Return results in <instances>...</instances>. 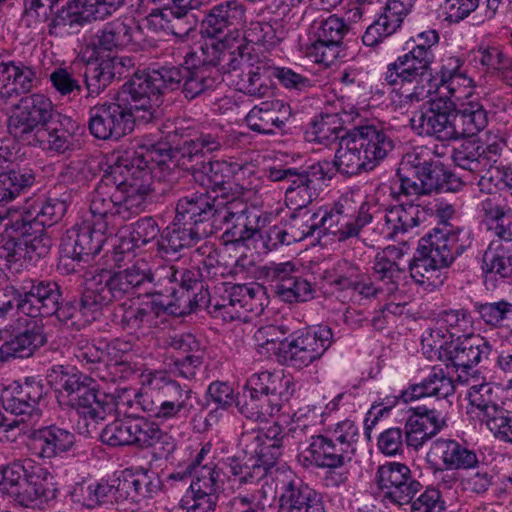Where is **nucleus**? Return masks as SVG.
Listing matches in <instances>:
<instances>
[{
    "label": "nucleus",
    "mask_w": 512,
    "mask_h": 512,
    "mask_svg": "<svg viewBox=\"0 0 512 512\" xmlns=\"http://www.w3.org/2000/svg\"><path fill=\"white\" fill-rule=\"evenodd\" d=\"M359 117V111L354 106H349L348 109L341 107L336 112H322L312 121L311 133L316 142L327 147L339 144L347 136L348 131L344 126L355 123Z\"/></svg>",
    "instance_id": "nucleus-28"
},
{
    "label": "nucleus",
    "mask_w": 512,
    "mask_h": 512,
    "mask_svg": "<svg viewBox=\"0 0 512 512\" xmlns=\"http://www.w3.org/2000/svg\"><path fill=\"white\" fill-rule=\"evenodd\" d=\"M124 59L120 57H107L101 60L88 62L85 69V82L88 97L98 96L111 83L115 75L121 74Z\"/></svg>",
    "instance_id": "nucleus-47"
},
{
    "label": "nucleus",
    "mask_w": 512,
    "mask_h": 512,
    "mask_svg": "<svg viewBox=\"0 0 512 512\" xmlns=\"http://www.w3.org/2000/svg\"><path fill=\"white\" fill-rule=\"evenodd\" d=\"M106 242L105 233L101 229H95V226H72L67 229L61 244L66 248L70 247V253H77L88 262L90 257L100 252Z\"/></svg>",
    "instance_id": "nucleus-42"
},
{
    "label": "nucleus",
    "mask_w": 512,
    "mask_h": 512,
    "mask_svg": "<svg viewBox=\"0 0 512 512\" xmlns=\"http://www.w3.org/2000/svg\"><path fill=\"white\" fill-rule=\"evenodd\" d=\"M236 406L243 417L253 422H266L281 408L280 405L270 401L267 397H259L245 389L242 395L238 397Z\"/></svg>",
    "instance_id": "nucleus-56"
},
{
    "label": "nucleus",
    "mask_w": 512,
    "mask_h": 512,
    "mask_svg": "<svg viewBox=\"0 0 512 512\" xmlns=\"http://www.w3.org/2000/svg\"><path fill=\"white\" fill-rule=\"evenodd\" d=\"M433 455L441 461L443 466L460 471H467L478 467L480 461L474 449L465 441L439 438L435 440L428 456Z\"/></svg>",
    "instance_id": "nucleus-35"
},
{
    "label": "nucleus",
    "mask_w": 512,
    "mask_h": 512,
    "mask_svg": "<svg viewBox=\"0 0 512 512\" xmlns=\"http://www.w3.org/2000/svg\"><path fill=\"white\" fill-rule=\"evenodd\" d=\"M123 501L139 503L155 497L162 488V481L156 473L143 471L135 475L121 477Z\"/></svg>",
    "instance_id": "nucleus-52"
},
{
    "label": "nucleus",
    "mask_w": 512,
    "mask_h": 512,
    "mask_svg": "<svg viewBox=\"0 0 512 512\" xmlns=\"http://www.w3.org/2000/svg\"><path fill=\"white\" fill-rule=\"evenodd\" d=\"M223 484V472L217 465L198 469L180 500V507L185 512H215Z\"/></svg>",
    "instance_id": "nucleus-18"
},
{
    "label": "nucleus",
    "mask_w": 512,
    "mask_h": 512,
    "mask_svg": "<svg viewBox=\"0 0 512 512\" xmlns=\"http://www.w3.org/2000/svg\"><path fill=\"white\" fill-rule=\"evenodd\" d=\"M264 233L262 229L253 226H231L223 233L222 239L225 244L242 245L248 249H274L271 234Z\"/></svg>",
    "instance_id": "nucleus-55"
},
{
    "label": "nucleus",
    "mask_w": 512,
    "mask_h": 512,
    "mask_svg": "<svg viewBox=\"0 0 512 512\" xmlns=\"http://www.w3.org/2000/svg\"><path fill=\"white\" fill-rule=\"evenodd\" d=\"M95 20L85 0H70L49 17L48 33L51 36L63 37L75 29Z\"/></svg>",
    "instance_id": "nucleus-40"
},
{
    "label": "nucleus",
    "mask_w": 512,
    "mask_h": 512,
    "mask_svg": "<svg viewBox=\"0 0 512 512\" xmlns=\"http://www.w3.org/2000/svg\"><path fill=\"white\" fill-rule=\"evenodd\" d=\"M310 29L311 42L306 47V56L315 63L330 66L339 56L349 24L333 14L314 20Z\"/></svg>",
    "instance_id": "nucleus-14"
},
{
    "label": "nucleus",
    "mask_w": 512,
    "mask_h": 512,
    "mask_svg": "<svg viewBox=\"0 0 512 512\" xmlns=\"http://www.w3.org/2000/svg\"><path fill=\"white\" fill-rule=\"evenodd\" d=\"M75 442V435L70 430L51 424L31 429L26 446L31 456L47 461L71 451Z\"/></svg>",
    "instance_id": "nucleus-20"
},
{
    "label": "nucleus",
    "mask_w": 512,
    "mask_h": 512,
    "mask_svg": "<svg viewBox=\"0 0 512 512\" xmlns=\"http://www.w3.org/2000/svg\"><path fill=\"white\" fill-rule=\"evenodd\" d=\"M407 162L417 169L427 194L440 191H457L462 186V180L446 169L439 160L430 158L426 147H419L407 155Z\"/></svg>",
    "instance_id": "nucleus-21"
},
{
    "label": "nucleus",
    "mask_w": 512,
    "mask_h": 512,
    "mask_svg": "<svg viewBox=\"0 0 512 512\" xmlns=\"http://www.w3.org/2000/svg\"><path fill=\"white\" fill-rule=\"evenodd\" d=\"M131 446L138 449L159 446L160 456L164 457H168L176 447L172 437L164 432L158 423L142 416L133 417Z\"/></svg>",
    "instance_id": "nucleus-37"
},
{
    "label": "nucleus",
    "mask_w": 512,
    "mask_h": 512,
    "mask_svg": "<svg viewBox=\"0 0 512 512\" xmlns=\"http://www.w3.org/2000/svg\"><path fill=\"white\" fill-rule=\"evenodd\" d=\"M232 178L235 184V193L245 201H251L260 193L263 180L255 173L254 166L248 163H235Z\"/></svg>",
    "instance_id": "nucleus-60"
},
{
    "label": "nucleus",
    "mask_w": 512,
    "mask_h": 512,
    "mask_svg": "<svg viewBox=\"0 0 512 512\" xmlns=\"http://www.w3.org/2000/svg\"><path fill=\"white\" fill-rule=\"evenodd\" d=\"M172 153L166 142L137 141L118 156L115 164L147 196L152 179L164 180L176 167Z\"/></svg>",
    "instance_id": "nucleus-10"
},
{
    "label": "nucleus",
    "mask_w": 512,
    "mask_h": 512,
    "mask_svg": "<svg viewBox=\"0 0 512 512\" xmlns=\"http://www.w3.org/2000/svg\"><path fill=\"white\" fill-rule=\"evenodd\" d=\"M47 343L42 319L31 320L7 341L0 343V362L10 358H28Z\"/></svg>",
    "instance_id": "nucleus-26"
},
{
    "label": "nucleus",
    "mask_w": 512,
    "mask_h": 512,
    "mask_svg": "<svg viewBox=\"0 0 512 512\" xmlns=\"http://www.w3.org/2000/svg\"><path fill=\"white\" fill-rule=\"evenodd\" d=\"M38 83L37 72L32 66L10 60L6 50L0 48V99L7 102L28 94Z\"/></svg>",
    "instance_id": "nucleus-23"
},
{
    "label": "nucleus",
    "mask_w": 512,
    "mask_h": 512,
    "mask_svg": "<svg viewBox=\"0 0 512 512\" xmlns=\"http://www.w3.org/2000/svg\"><path fill=\"white\" fill-rule=\"evenodd\" d=\"M58 114L51 99L45 94L26 95L19 100L15 111L8 118V132L19 141L32 143V137Z\"/></svg>",
    "instance_id": "nucleus-13"
},
{
    "label": "nucleus",
    "mask_w": 512,
    "mask_h": 512,
    "mask_svg": "<svg viewBox=\"0 0 512 512\" xmlns=\"http://www.w3.org/2000/svg\"><path fill=\"white\" fill-rule=\"evenodd\" d=\"M227 145H229L227 131L222 128H215L208 132H202L194 139L185 141L183 156H188L192 159L200 153H212Z\"/></svg>",
    "instance_id": "nucleus-58"
},
{
    "label": "nucleus",
    "mask_w": 512,
    "mask_h": 512,
    "mask_svg": "<svg viewBox=\"0 0 512 512\" xmlns=\"http://www.w3.org/2000/svg\"><path fill=\"white\" fill-rule=\"evenodd\" d=\"M492 347L480 335H469L465 339L451 345L445 352L446 368L468 372L483 359H488Z\"/></svg>",
    "instance_id": "nucleus-31"
},
{
    "label": "nucleus",
    "mask_w": 512,
    "mask_h": 512,
    "mask_svg": "<svg viewBox=\"0 0 512 512\" xmlns=\"http://www.w3.org/2000/svg\"><path fill=\"white\" fill-rule=\"evenodd\" d=\"M165 312V305L155 300L130 305L123 310L121 325L131 333L151 329L158 325V318Z\"/></svg>",
    "instance_id": "nucleus-48"
},
{
    "label": "nucleus",
    "mask_w": 512,
    "mask_h": 512,
    "mask_svg": "<svg viewBox=\"0 0 512 512\" xmlns=\"http://www.w3.org/2000/svg\"><path fill=\"white\" fill-rule=\"evenodd\" d=\"M77 125L72 118L58 114L32 137V145L45 151L65 154L74 149V136Z\"/></svg>",
    "instance_id": "nucleus-30"
},
{
    "label": "nucleus",
    "mask_w": 512,
    "mask_h": 512,
    "mask_svg": "<svg viewBox=\"0 0 512 512\" xmlns=\"http://www.w3.org/2000/svg\"><path fill=\"white\" fill-rule=\"evenodd\" d=\"M291 117V108L282 100L263 101L246 116L248 127L258 133L275 134L282 131Z\"/></svg>",
    "instance_id": "nucleus-32"
},
{
    "label": "nucleus",
    "mask_w": 512,
    "mask_h": 512,
    "mask_svg": "<svg viewBox=\"0 0 512 512\" xmlns=\"http://www.w3.org/2000/svg\"><path fill=\"white\" fill-rule=\"evenodd\" d=\"M278 512H326L320 493L291 472L280 480Z\"/></svg>",
    "instance_id": "nucleus-22"
},
{
    "label": "nucleus",
    "mask_w": 512,
    "mask_h": 512,
    "mask_svg": "<svg viewBox=\"0 0 512 512\" xmlns=\"http://www.w3.org/2000/svg\"><path fill=\"white\" fill-rule=\"evenodd\" d=\"M146 196L124 174L115 163L102 177L92 194L90 211L97 220L109 216H119L122 221L138 214L144 205Z\"/></svg>",
    "instance_id": "nucleus-9"
},
{
    "label": "nucleus",
    "mask_w": 512,
    "mask_h": 512,
    "mask_svg": "<svg viewBox=\"0 0 512 512\" xmlns=\"http://www.w3.org/2000/svg\"><path fill=\"white\" fill-rule=\"evenodd\" d=\"M351 130L368 161L372 162V168L386 158L395 146L390 133L375 125H357Z\"/></svg>",
    "instance_id": "nucleus-38"
},
{
    "label": "nucleus",
    "mask_w": 512,
    "mask_h": 512,
    "mask_svg": "<svg viewBox=\"0 0 512 512\" xmlns=\"http://www.w3.org/2000/svg\"><path fill=\"white\" fill-rule=\"evenodd\" d=\"M202 55H207L211 64L220 68L221 75L223 73L237 72L241 73L247 68L249 57L243 53L240 46L234 50L225 48V45L219 41L211 44L205 43L199 48ZM223 78V76H221Z\"/></svg>",
    "instance_id": "nucleus-51"
},
{
    "label": "nucleus",
    "mask_w": 512,
    "mask_h": 512,
    "mask_svg": "<svg viewBox=\"0 0 512 512\" xmlns=\"http://www.w3.org/2000/svg\"><path fill=\"white\" fill-rule=\"evenodd\" d=\"M139 72L126 82L118 102L95 105L89 110L88 129L100 140L119 139L133 130L136 122L147 124L158 118L157 98L149 96Z\"/></svg>",
    "instance_id": "nucleus-1"
},
{
    "label": "nucleus",
    "mask_w": 512,
    "mask_h": 512,
    "mask_svg": "<svg viewBox=\"0 0 512 512\" xmlns=\"http://www.w3.org/2000/svg\"><path fill=\"white\" fill-rule=\"evenodd\" d=\"M433 51L407 43V51L388 64L384 81L398 94V107L406 108L430 97L436 84L431 65Z\"/></svg>",
    "instance_id": "nucleus-4"
},
{
    "label": "nucleus",
    "mask_w": 512,
    "mask_h": 512,
    "mask_svg": "<svg viewBox=\"0 0 512 512\" xmlns=\"http://www.w3.org/2000/svg\"><path fill=\"white\" fill-rule=\"evenodd\" d=\"M142 384L151 394L142 397L143 412L162 423L187 419L196 410L197 393L162 371L143 374Z\"/></svg>",
    "instance_id": "nucleus-6"
},
{
    "label": "nucleus",
    "mask_w": 512,
    "mask_h": 512,
    "mask_svg": "<svg viewBox=\"0 0 512 512\" xmlns=\"http://www.w3.org/2000/svg\"><path fill=\"white\" fill-rule=\"evenodd\" d=\"M413 6L402 0H387L381 15L374 21L382 32L390 36L396 33L404 19L411 13Z\"/></svg>",
    "instance_id": "nucleus-61"
},
{
    "label": "nucleus",
    "mask_w": 512,
    "mask_h": 512,
    "mask_svg": "<svg viewBox=\"0 0 512 512\" xmlns=\"http://www.w3.org/2000/svg\"><path fill=\"white\" fill-rule=\"evenodd\" d=\"M208 221L215 223V206L210 203L209 196L192 195L178 200L172 224H201Z\"/></svg>",
    "instance_id": "nucleus-49"
},
{
    "label": "nucleus",
    "mask_w": 512,
    "mask_h": 512,
    "mask_svg": "<svg viewBox=\"0 0 512 512\" xmlns=\"http://www.w3.org/2000/svg\"><path fill=\"white\" fill-rule=\"evenodd\" d=\"M0 488L24 507H40L57 497L53 474L31 459L15 460L2 469Z\"/></svg>",
    "instance_id": "nucleus-8"
},
{
    "label": "nucleus",
    "mask_w": 512,
    "mask_h": 512,
    "mask_svg": "<svg viewBox=\"0 0 512 512\" xmlns=\"http://www.w3.org/2000/svg\"><path fill=\"white\" fill-rule=\"evenodd\" d=\"M330 164L332 165V176L335 171L345 175H356L362 171L373 169L372 162L368 161L351 129L348 130L347 136L339 142L335 160Z\"/></svg>",
    "instance_id": "nucleus-39"
},
{
    "label": "nucleus",
    "mask_w": 512,
    "mask_h": 512,
    "mask_svg": "<svg viewBox=\"0 0 512 512\" xmlns=\"http://www.w3.org/2000/svg\"><path fill=\"white\" fill-rule=\"evenodd\" d=\"M229 480L238 489L258 486L265 478V468L258 465L252 456H229L222 461Z\"/></svg>",
    "instance_id": "nucleus-45"
},
{
    "label": "nucleus",
    "mask_w": 512,
    "mask_h": 512,
    "mask_svg": "<svg viewBox=\"0 0 512 512\" xmlns=\"http://www.w3.org/2000/svg\"><path fill=\"white\" fill-rule=\"evenodd\" d=\"M42 226L41 229L32 230L33 226H9L6 229L8 240L5 244H14L15 250L19 253V261L28 257L45 256L53 243L52 237Z\"/></svg>",
    "instance_id": "nucleus-34"
},
{
    "label": "nucleus",
    "mask_w": 512,
    "mask_h": 512,
    "mask_svg": "<svg viewBox=\"0 0 512 512\" xmlns=\"http://www.w3.org/2000/svg\"><path fill=\"white\" fill-rule=\"evenodd\" d=\"M454 125L457 139L474 136L487 127L488 111L479 99L472 97L455 106Z\"/></svg>",
    "instance_id": "nucleus-44"
},
{
    "label": "nucleus",
    "mask_w": 512,
    "mask_h": 512,
    "mask_svg": "<svg viewBox=\"0 0 512 512\" xmlns=\"http://www.w3.org/2000/svg\"><path fill=\"white\" fill-rule=\"evenodd\" d=\"M283 343L286 361L296 368L309 366L320 359L332 343V330L328 326L309 327L291 334Z\"/></svg>",
    "instance_id": "nucleus-16"
},
{
    "label": "nucleus",
    "mask_w": 512,
    "mask_h": 512,
    "mask_svg": "<svg viewBox=\"0 0 512 512\" xmlns=\"http://www.w3.org/2000/svg\"><path fill=\"white\" fill-rule=\"evenodd\" d=\"M228 288V299L239 309L246 311H254L261 306L259 303L261 297L264 296V288L257 283L250 284H233Z\"/></svg>",
    "instance_id": "nucleus-62"
},
{
    "label": "nucleus",
    "mask_w": 512,
    "mask_h": 512,
    "mask_svg": "<svg viewBox=\"0 0 512 512\" xmlns=\"http://www.w3.org/2000/svg\"><path fill=\"white\" fill-rule=\"evenodd\" d=\"M96 45L103 50L142 49L143 30L130 18H118L104 24L96 33Z\"/></svg>",
    "instance_id": "nucleus-25"
},
{
    "label": "nucleus",
    "mask_w": 512,
    "mask_h": 512,
    "mask_svg": "<svg viewBox=\"0 0 512 512\" xmlns=\"http://www.w3.org/2000/svg\"><path fill=\"white\" fill-rule=\"evenodd\" d=\"M207 55L192 51L185 56V66L181 68H160L139 72L144 84H147L149 96L157 98V113L160 116L162 95L166 90L176 89L182 83V93L186 99L214 90L223 81L220 68L210 63Z\"/></svg>",
    "instance_id": "nucleus-2"
},
{
    "label": "nucleus",
    "mask_w": 512,
    "mask_h": 512,
    "mask_svg": "<svg viewBox=\"0 0 512 512\" xmlns=\"http://www.w3.org/2000/svg\"><path fill=\"white\" fill-rule=\"evenodd\" d=\"M306 229H300V226H289L288 230L279 229L278 226H272L265 235L271 234L272 242L275 248L278 244L290 245L302 240H310L309 245H327L323 240L327 236L326 226H305Z\"/></svg>",
    "instance_id": "nucleus-54"
},
{
    "label": "nucleus",
    "mask_w": 512,
    "mask_h": 512,
    "mask_svg": "<svg viewBox=\"0 0 512 512\" xmlns=\"http://www.w3.org/2000/svg\"><path fill=\"white\" fill-rule=\"evenodd\" d=\"M107 241H109L111 249L102 256L100 266L109 268L111 271L130 262L134 257V249L146 243L145 239L136 237L134 232L129 230H120Z\"/></svg>",
    "instance_id": "nucleus-46"
},
{
    "label": "nucleus",
    "mask_w": 512,
    "mask_h": 512,
    "mask_svg": "<svg viewBox=\"0 0 512 512\" xmlns=\"http://www.w3.org/2000/svg\"><path fill=\"white\" fill-rule=\"evenodd\" d=\"M445 425L441 413L435 409L416 408L405 423L407 447L419 450L427 441L440 432Z\"/></svg>",
    "instance_id": "nucleus-33"
},
{
    "label": "nucleus",
    "mask_w": 512,
    "mask_h": 512,
    "mask_svg": "<svg viewBox=\"0 0 512 512\" xmlns=\"http://www.w3.org/2000/svg\"><path fill=\"white\" fill-rule=\"evenodd\" d=\"M261 430L252 429L244 431L239 437L238 447L246 456H252L258 465L265 468V474L275 465L282 456L286 447L276 444V442H265L261 440Z\"/></svg>",
    "instance_id": "nucleus-41"
},
{
    "label": "nucleus",
    "mask_w": 512,
    "mask_h": 512,
    "mask_svg": "<svg viewBox=\"0 0 512 512\" xmlns=\"http://www.w3.org/2000/svg\"><path fill=\"white\" fill-rule=\"evenodd\" d=\"M455 106L453 101L444 97L423 104L410 118L411 129L419 136L435 137L442 142L456 140Z\"/></svg>",
    "instance_id": "nucleus-15"
},
{
    "label": "nucleus",
    "mask_w": 512,
    "mask_h": 512,
    "mask_svg": "<svg viewBox=\"0 0 512 512\" xmlns=\"http://www.w3.org/2000/svg\"><path fill=\"white\" fill-rule=\"evenodd\" d=\"M375 482L384 497L397 505L409 504L421 490V483L414 479L410 468L400 462H386L377 468Z\"/></svg>",
    "instance_id": "nucleus-19"
},
{
    "label": "nucleus",
    "mask_w": 512,
    "mask_h": 512,
    "mask_svg": "<svg viewBox=\"0 0 512 512\" xmlns=\"http://www.w3.org/2000/svg\"><path fill=\"white\" fill-rule=\"evenodd\" d=\"M246 7L238 0H226L213 6L202 21L203 32L221 37L225 32L237 31L245 23Z\"/></svg>",
    "instance_id": "nucleus-29"
},
{
    "label": "nucleus",
    "mask_w": 512,
    "mask_h": 512,
    "mask_svg": "<svg viewBox=\"0 0 512 512\" xmlns=\"http://www.w3.org/2000/svg\"><path fill=\"white\" fill-rule=\"evenodd\" d=\"M276 295L289 304L307 302L314 298L315 290L306 279L295 276L279 285H274Z\"/></svg>",
    "instance_id": "nucleus-63"
},
{
    "label": "nucleus",
    "mask_w": 512,
    "mask_h": 512,
    "mask_svg": "<svg viewBox=\"0 0 512 512\" xmlns=\"http://www.w3.org/2000/svg\"><path fill=\"white\" fill-rule=\"evenodd\" d=\"M294 176L285 187V202L293 210L290 219L294 221L300 217L304 223L314 221L319 213L309 215L306 208L317 198L323 182L332 178V165L326 160L319 161L308 170H297Z\"/></svg>",
    "instance_id": "nucleus-12"
},
{
    "label": "nucleus",
    "mask_w": 512,
    "mask_h": 512,
    "mask_svg": "<svg viewBox=\"0 0 512 512\" xmlns=\"http://www.w3.org/2000/svg\"><path fill=\"white\" fill-rule=\"evenodd\" d=\"M4 295L12 296L17 310L33 320L54 315L57 303L62 300L61 288L56 282L31 278L6 285Z\"/></svg>",
    "instance_id": "nucleus-11"
},
{
    "label": "nucleus",
    "mask_w": 512,
    "mask_h": 512,
    "mask_svg": "<svg viewBox=\"0 0 512 512\" xmlns=\"http://www.w3.org/2000/svg\"><path fill=\"white\" fill-rule=\"evenodd\" d=\"M439 87L446 91V99L456 105L473 97L476 83L468 74L465 60L459 56L442 59L438 71Z\"/></svg>",
    "instance_id": "nucleus-24"
},
{
    "label": "nucleus",
    "mask_w": 512,
    "mask_h": 512,
    "mask_svg": "<svg viewBox=\"0 0 512 512\" xmlns=\"http://www.w3.org/2000/svg\"><path fill=\"white\" fill-rule=\"evenodd\" d=\"M455 385L449 376V371L434 366L430 373L420 383L410 385L402 391L399 398L405 402H411L425 397L447 398L454 394Z\"/></svg>",
    "instance_id": "nucleus-36"
},
{
    "label": "nucleus",
    "mask_w": 512,
    "mask_h": 512,
    "mask_svg": "<svg viewBox=\"0 0 512 512\" xmlns=\"http://www.w3.org/2000/svg\"><path fill=\"white\" fill-rule=\"evenodd\" d=\"M59 384V396L79 415V434L91 436L97 423L113 411V397L100 391L95 380L80 372L62 373Z\"/></svg>",
    "instance_id": "nucleus-7"
},
{
    "label": "nucleus",
    "mask_w": 512,
    "mask_h": 512,
    "mask_svg": "<svg viewBox=\"0 0 512 512\" xmlns=\"http://www.w3.org/2000/svg\"><path fill=\"white\" fill-rule=\"evenodd\" d=\"M241 77L238 82L239 91L257 98L265 97L270 92L269 78L265 75L263 66L253 67L251 64L239 74Z\"/></svg>",
    "instance_id": "nucleus-64"
},
{
    "label": "nucleus",
    "mask_w": 512,
    "mask_h": 512,
    "mask_svg": "<svg viewBox=\"0 0 512 512\" xmlns=\"http://www.w3.org/2000/svg\"><path fill=\"white\" fill-rule=\"evenodd\" d=\"M469 231L452 226L435 227L433 232L420 240L409 263L411 278L429 289L444 283L443 269L448 268L456 256L470 245Z\"/></svg>",
    "instance_id": "nucleus-3"
},
{
    "label": "nucleus",
    "mask_w": 512,
    "mask_h": 512,
    "mask_svg": "<svg viewBox=\"0 0 512 512\" xmlns=\"http://www.w3.org/2000/svg\"><path fill=\"white\" fill-rule=\"evenodd\" d=\"M34 180L33 171L27 167L10 166L0 171V202L13 200L29 188Z\"/></svg>",
    "instance_id": "nucleus-57"
},
{
    "label": "nucleus",
    "mask_w": 512,
    "mask_h": 512,
    "mask_svg": "<svg viewBox=\"0 0 512 512\" xmlns=\"http://www.w3.org/2000/svg\"><path fill=\"white\" fill-rule=\"evenodd\" d=\"M368 203L358 205L352 197L344 196L331 208H325L320 219V224L330 221L332 224H369L373 220L380 221L383 216L385 224H408L407 213L402 206L394 207L386 213L379 211Z\"/></svg>",
    "instance_id": "nucleus-17"
},
{
    "label": "nucleus",
    "mask_w": 512,
    "mask_h": 512,
    "mask_svg": "<svg viewBox=\"0 0 512 512\" xmlns=\"http://www.w3.org/2000/svg\"><path fill=\"white\" fill-rule=\"evenodd\" d=\"M236 162L216 160L201 162L192 169V177L196 183L207 190H226L228 180L232 178Z\"/></svg>",
    "instance_id": "nucleus-50"
},
{
    "label": "nucleus",
    "mask_w": 512,
    "mask_h": 512,
    "mask_svg": "<svg viewBox=\"0 0 512 512\" xmlns=\"http://www.w3.org/2000/svg\"><path fill=\"white\" fill-rule=\"evenodd\" d=\"M291 385L290 379L284 378L279 374L263 371L251 375L244 389L259 397L265 396L270 401L281 406L292 395L293 390L290 391Z\"/></svg>",
    "instance_id": "nucleus-43"
},
{
    "label": "nucleus",
    "mask_w": 512,
    "mask_h": 512,
    "mask_svg": "<svg viewBox=\"0 0 512 512\" xmlns=\"http://www.w3.org/2000/svg\"><path fill=\"white\" fill-rule=\"evenodd\" d=\"M468 399L470 404L479 411L482 421L502 408L499 404L498 394L491 383L471 386L468 391Z\"/></svg>",
    "instance_id": "nucleus-59"
},
{
    "label": "nucleus",
    "mask_w": 512,
    "mask_h": 512,
    "mask_svg": "<svg viewBox=\"0 0 512 512\" xmlns=\"http://www.w3.org/2000/svg\"><path fill=\"white\" fill-rule=\"evenodd\" d=\"M154 282V274L150 264L145 259L135 262L121 271H111L109 268H97L87 279L84 290V306L94 307L96 311L115 301L130 298L148 292Z\"/></svg>",
    "instance_id": "nucleus-5"
},
{
    "label": "nucleus",
    "mask_w": 512,
    "mask_h": 512,
    "mask_svg": "<svg viewBox=\"0 0 512 512\" xmlns=\"http://www.w3.org/2000/svg\"><path fill=\"white\" fill-rule=\"evenodd\" d=\"M305 462L321 469L344 468L352 461V455L324 433L311 435L309 445L302 451Z\"/></svg>",
    "instance_id": "nucleus-27"
},
{
    "label": "nucleus",
    "mask_w": 512,
    "mask_h": 512,
    "mask_svg": "<svg viewBox=\"0 0 512 512\" xmlns=\"http://www.w3.org/2000/svg\"><path fill=\"white\" fill-rule=\"evenodd\" d=\"M393 252H396L395 248L387 247L382 253H378L372 269L376 281L384 286L388 298L398 299L400 298L399 282L404 270L388 257V254Z\"/></svg>",
    "instance_id": "nucleus-53"
}]
</instances>
